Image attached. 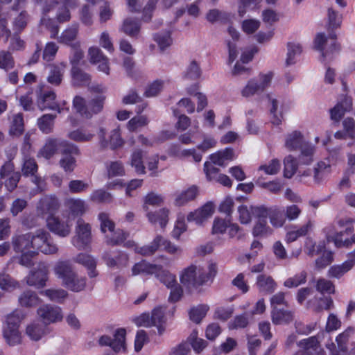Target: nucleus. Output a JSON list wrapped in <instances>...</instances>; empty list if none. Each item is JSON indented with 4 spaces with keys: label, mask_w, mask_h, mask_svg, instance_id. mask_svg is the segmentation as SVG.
<instances>
[{
    "label": "nucleus",
    "mask_w": 355,
    "mask_h": 355,
    "mask_svg": "<svg viewBox=\"0 0 355 355\" xmlns=\"http://www.w3.org/2000/svg\"><path fill=\"white\" fill-rule=\"evenodd\" d=\"M12 244L16 252L33 249L44 254H55L59 250L50 233L44 229L14 236L12 238Z\"/></svg>",
    "instance_id": "1"
},
{
    "label": "nucleus",
    "mask_w": 355,
    "mask_h": 355,
    "mask_svg": "<svg viewBox=\"0 0 355 355\" xmlns=\"http://www.w3.org/2000/svg\"><path fill=\"white\" fill-rule=\"evenodd\" d=\"M216 273L215 263L209 264L207 268L200 265L191 264L182 270L180 281L188 292L192 293L209 281H212Z\"/></svg>",
    "instance_id": "2"
},
{
    "label": "nucleus",
    "mask_w": 355,
    "mask_h": 355,
    "mask_svg": "<svg viewBox=\"0 0 355 355\" xmlns=\"http://www.w3.org/2000/svg\"><path fill=\"white\" fill-rule=\"evenodd\" d=\"M54 272L62 281L63 286L73 292H81L87 286V278L74 271L69 261H59L54 267Z\"/></svg>",
    "instance_id": "3"
},
{
    "label": "nucleus",
    "mask_w": 355,
    "mask_h": 355,
    "mask_svg": "<svg viewBox=\"0 0 355 355\" xmlns=\"http://www.w3.org/2000/svg\"><path fill=\"white\" fill-rule=\"evenodd\" d=\"M25 317L24 311L19 309H15L7 315L3 325V336L9 345L15 346L21 343V334L19 327Z\"/></svg>",
    "instance_id": "4"
},
{
    "label": "nucleus",
    "mask_w": 355,
    "mask_h": 355,
    "mask_svg": "<svg viewBox=\"0 0 355 355\" xmlns=\"http://www.w3.org/2000/svg\"><path fill=\"white\" fill-rule=\"evenodd\" d=\"M92 240L90 225L79 218L75 227V235L71 238V244L78 250H88L91 248Z\"/></svg>",
    "instance_id": "5"
},
{
    "label": "nucleus",
    "mask_w": 355,
    "mask_h": 355,
    "mask_svg": "<svg viewBox=\"0 0 355 355\" xmlns=\"http://www.w3.org/2000/svg\"><path fill=\"white\" fill-rule=\"evenodd\" d=\"M273 78L272 72L260 73L257 78L250 80L241 91L243 97H250L255 94H259L264 92L271 83Z\"/></svg>",
    "instance_id": "6"
},
{
    "label": "nucleus",
    "mask_w": 355,
    "mask_h": 355,
    "mask_svg": "<svg viewBox=\"0 0 355 355\" xmlns=\"http://www.w3.org/2000/svg\"><path fill=\"white\" fill-rule=\"evenodd\" d=\"M135 322L138 326L157 327L159 335L162 334L165 330L163 327V324L165 322L164 313L162 308L154 309L150 316L147 313L141 314L136 319Z\"/></svg>",
    "instance_id": "7"
},
{
    "label": "nucleus",
    "mask_w": 355,
    "mask_h": 355,
    "mask_svg": "<svg viewBox=\"0 0 355 355\" xmlns=\"http://www.w3.org/2000/svg\"><path fill=\"white\" fill-rule=\"evenodd\" d=\"M125 335L126 331L125 329H118L114 334V338L109 336L103 335L100 337L98 343L101 346L110 347L115 353L121 351L125 352L126 349Z\"/></svg>",
    "instance_id": "8"
},
{
    "label": "nucleus",
    "mask_w": 355,
    "mask_h": 355,
    "mask_svg": "<svg viewBox=\"0 0 355 355\" xmlns=\"http://www.w3.org/2000/svg\"><path fill=\"white\" fill-rule=\"evenodd\" d=\"M37 314L45 324L60 322L63 318L61 308L45 304L37 309Z\"/></svg>",
    "instance_id": "9"
},
{
    "label": "nucleus",
    "mask_w": 355,
    "mask_h": 355,
    "mask_svg": "<svg viewBox=\"0 0 355 355\" xmlns=\"http://www.w3.org/2000/svg\"><path fill=\"white\" fill-rule=\"evenodd\" d=\"M48 273L47 266L44 263H40L35 270L31 271L26 277V282L28 286L42 288L48 280Z\"/></svg>",
    "instance_id": "10"
},
{
    "label": "nucleus",
    "mask_w": 355,
    "mask_h": 355,
    "mask_svg": "<svg viewBox=\"0 0 355 355\" xmlns=\"http://www.w3.org/2000/svg\"><path fill=\"white\" fill-rule=\"evenodd\" d=\"M46 225L51 232L64 238L70 234L72 224L69 220L64 221L58 217L49 216L46 219Z\"/></svg>",
    "instance_id": "11"
},
{
    "label": "nucleus",
    "mask_w": 355,
    "mask_h": 355,
    "mask_svg": "<svg viewBox=\"0 0 355 355\" xmlns=\"http://www.w3.org/2000/svg\"><path fill=\"white\" fill-rule=\"evenodd\" d=\"M38 166L35 159L33 157H30L25 155L23 158V164L21 171L24 175L28 176L31 175L33 177V182L37 186V189L42 191L44 189L43 183L44 181L41 178L35 175L37 171Z\"/></svg>",
    "instance_id": "12"
},
{
    "label": "nucleus",
    "mask_w": 355,
    "mask_h": 355,
    "mask_svg": "<svg viewBox=\"0 0 355 355\" xmlns=\"http://www.w3.org/2000/svg\"><path fill=\"white\" fill-rule=\"evenodd\" d=\"M59 202L55 197L44 196L40 199L37 205V214L41 217L46 215L53 216V214L58 209Z\"/></svg>",
    "instance_id": "13"
},
{
    "label": "nucleus",
    "mask_w": 355,
    "mask_h": 355,
    "mask_svg": "<svg viewBox=\"0 0 355 355\" xmlns=\"http://www.w3.org/2000/svg\"><path fill=\"white\" fill-rule=\"evenodd\" d=\"M67 64L64 62L48 65L47 82L53 86H60L63 80Z\"/></svg>",
    "instance_id": "14"
},
{
    "label": "nucleus",
    "mask_w": 355,
    "mask_h": 355,
    "mask_svg": "<svg viewBox=\"0 0 355 355\" xmlns=\"http://www.w3.org/2000/svg\"><path fill=\"white\" fill-rule=\"evenodd\" d=\"M102 259L106 265L112 268H122L128 265L129 257L124 252L119 251L115 256H112L110 252H105Z\"/></svg>",
    "instance_id": "15"
},
{
    "label": "nucleus",
    "mask_w": 355,
    "mask_h": 355,
    "mask_svg": "<svg viewBox=\"0 0 355 355\" xmlns=\"http://www.w3.org/2000/svg\"><path fill=\"white\" fill-rule=\"evenodd\" d=\"M55 98L56 94L53 91H48L41 94L37 99L38 107L41 110H57L58 113H61L63 108L60 107V105L55 101Z\"/></svg>",
    "instance_id": "16"
},
{
    "label": "nucleus",
    "mask_w": 355,
    "mask_h": 355,
    "mask_svg": "<svg viewBox=\"0 0 355 355\" xmlns=\"http://www.w3.org/2000/svg\"><path fill=\"white\" fill-rule=\"evenodd\" d=\"M352 107V98L344 96L333 108L329 110L331 119L338 123L345 114L351 110Z\"/></svg>",
    "instance_id": "17"
},
{
    "label": "nucleus",
    "mask_w": 355,
    "mask_h": 355,
    "mask_svg": "<svg viewBox=\"0 0 355 355\" xmlns=\"http://www.w3.org/2000/svg\"><path fill=\"white\" fill-rule=\"evenodd\" d=\"M319 337L320 334H318L316 336L303 339L297 343V345L310 355H325L324 351L320 345Z\"/></svg>",
    "instance_id": "18"
},
{
    "label": "nucleus",
    "mask_w": 355,
    "mask_h": 355,
    "mask_svg": "<svg viewBox=\"0 0 355 355\" xmlns=\"http://www.w3.org/2000/svg\"><path fill=\"white\" fill-rule=\"evenodd\" d=\"M214 209L211 203H207L200 209L191 212L187 216V220L189 222L193 221L197 225H202L208 218H209L214 213Z\"/></svg>",
    "instance_id": "19"
},
{
    "label": "nucleus",
    "mask_w": 355,
    "mask_h": 355,
    "mask_svg": "<svg viewBox=\"0 0 355 355\" xmlns=\"http://www.w3.org/2000/svg\"><path fill=\"white\" fill-rule=\"evenodd\" d=\"M73 261L85 266L88 270V275L90 278L98 275L96 270V261L91 254L79 253L73 258Z\"/></svg>",
    "instance_id": "20"
},
{
    "label": "nucleus",
    "mask_w": 355,
    "mask_h": 355,
    "mask_svg": "<svg viewBox=\"0 0 355 355\" xmlns=\"http://www.w3.org/2000/svg\"><path fill=\"white\" fill-rule=\"evenodd\" d=\"M79 24L78 23H72L68 26L61 33L60 36L56 37L60 43L69 45L75 44L73 42L78 34Z\"/></svg>",
    "instance_id": "21"
},
{
    "label": "nucleus",
    "mask_w": 355,
    "mask_h": 355,
    "mask_svg": "<svg viewBox=\"0 0 355 355\" xmlns=\"http://www.w3.org/2000/svg\"><path fill=\"white\" fill-rule=\"evenodd\" d=\"M41 302L37 294L31 290L23 291L18 297L19 304L24 308H32L37 306Z\"/></svg>",
    "instance_id": "22"
},
{
    "label": "nucleus",
    "mask_w": 355,
    "mask_h": 355,
    "mask_svg": "<svg viewBox=\"0 0 355 355\" xmlns=\"http://www.w3.org/2000/svg\"><path fill=\"white\" fill-rule=\"evenodd\" d=\"M169 210L166 208H162L155 211H148L146 213V217L148 221L155 224L159 223L161 228L164 229L168 221Z\"/></svg>",
    "instance_id": "23"
},
{
    "label": "nucleus",
    "mask_w": 355,
    "mask_h": 355,
    "mask_svg": "<svg viewBox=\"0 0 355 355\" xmlns=\"http://www.w3.org/2000/svg\"><path fill=\"white\" fill-rule=\"evenodd\" d=\"M198 194V189L196 186H191L187 189L182 191L176 195L175 205L184 206L189 202L194 200Z\"/></svg>",
    "instance_id": "24"
},
{
    "label": "nucleus",
    "mask_w": 355,
    "mask_h": 355,
    "mask_svg": "<svg viewBox=\"0 0 355 355\" xmlns=\"http://www.w3.org/2000/svg\"><path fill=\"white\" fill-rule=\"evenodd\" d=\"M161 269V266L151 264L146 261H141L135 263L132 268V275L135 276L140 274L153 275L157 273Z\"/></svg>",
    "instance_id": "25"
},
{
    "label": "nucleus",
    "mask_w": 355,
    "mask_h": 355,
    "mask_svg": "<svg viewBox=\"0 0 355 355\" xmlns=\"http://www.w3.org/2000/svg\"><path fill=\"white\" fill-rule=\"evenodd\" d=\"M59 149V139L48 138L37 153L38 157H42L45 159L51 158Z\"/></svg>",
    "instance_id": "26"
},
{
    "label": "nucleus",
    "mask_w": 355,
    "mask_h": 355,
    "mask_svg": "<svg viewBox=\"0 0 355 355\" xmlns=\"http://www.w3.org/2000/svg\"><path fill=\"white\" fill-rule=\"evenodd\" d=\"M285 146L289 150H295L297 149L301 150L307 144H305L302 133L295 130L288 135Z\"/></svg>",
    "instance_id": "27"
},
{
    "label": "nucleus",
    "mask_w": 355,
    "mask_h": 355,
    "mask_svg": "<svg viewBox=\"0 0 355 355\" xmlns=\"http://www.w3.org/2000/svg\"><path fill=\"white\" fill-rule=\"evenodd\" d=\"M256 284L261 292L268 294L273 293L277 287L275 280L270 276L266 275H258Z\"/></svg>",
    "instance_id": "28"
},
{
    "label": "nucleus",
    "mask_w": 355,
    "mask_h": 355,
    "mask_svg": "<svg viewBox=\"0 0 355 355\" xmlns=\"http://www.w3.org/2000/svg\"><path fill=\"white\" fill-rule=\"evenodd\" d=\"M272 322L279 325L291 322L293 316L291 311L274 307L271 312Z\"/></svg>",
    "instance_id": "29"
},
{
    "label": "nucleus",
    "mask_w": 355,
    "mask_h": 355,
    "mask_svg": "<svg viewBox=\"0 0 355 355\" xmlns=\"http://www.w3.org/2000/svg\"><path fill=\"white\" fill-rule=\"evenodd\" d=\"M140 29L141 24L139 21L132 18L125 19L121 27V31L131 37H137Z\"/></svg>",
    "instance_id": "30"
},
{
    "label": "nucleus",
    "mask_w": 355,
    "mask_h": 355,
    "mask_svg": "<svg viewBox=\"0 0 355 355\" xmlns=\"http://www.w3.org/2000/svg\"><path fill=\"white\" fill-rule=\"evenodd\" d=\"M268 218L271 225L276 228L282 227L286 220L284 210L278 207H270Z\"/></svg>",
    "instance_id": "31"
},
{
    "label": "nucleus",
    "mask_w": 355,
    "mask_h": 355,
    "mask_svg": "<svg viewBox=\"0 0 355 355\" xmlns=\"http://www.w3.org/2000/svg\"><path fill=\"white\" fill-rule=\"evenodd\" d=\"M45 334L44 325L38 322H34L27 325L26 334L32 340H40Z\"/></svg>",
    "instance_id": "32"
},
{
    "label": "nucleus",
    "mask_w": 355,
    "mask_h": 355,
    "mask_svg": "<svg viewBox=\"0 0 355 355\" xmlns=\"http://www.w3.org/2000/svg\"><path fill=\"white\" fill-rule=\"evenodd\" d=\"M162 241L163 236L157 235L148 245L137 248V252L143 256H152L157 251L159 248L162 246Z\"/></svg>",
    "instance_id": "33"
},
{
    "label": "nucleus",
    "mask_w": 355,
    "mask_h": 355,
    "mask_svg": "<svg viewBox=\"0 0 355 355\" xmlns=\"http://www.w3.org/2000/svg\"><path fill=\"white\" fill-rule=\"evenodd\" d=\"M302 52V46L297 42H288L286 65L291 66L296 62V58Z\"/></svg>",
    "instance_id": "34"
},
{
    "label": "nucleus",
    "mask_w": 355,
    "mask_h": 355,
    "mask_svg": "<svg viewBox=\"0 0 355 355\" xmlns=\"http://www.w3.org/2000/svg\"><path fill=\"white\" fill-rule=\"evenodd\" d=\"M56 115L46 114L37 119V125L39 129L44 134L52 132L54 127V121Z\"/></svg>",
    "instance_id": "35"
},
{
    "label": "nucleus",
    "mask_w": 355,
    "mask_h": 355,
    "mask_svg": "<svg viewBox=\"0 0 355 355\" xmlns=\"http://www.w3.org/2000/svg\"><path fill=\"white\" fill-rule=\"evenodd\" d=\"M105 97L103 95L92 98L87 103V118H91L94 114L101 112L103 108Z\"/></svg>",
    "instance_id": "36"
},
{
    "label": "nucleus",
    "mask_w": 355,
    "mask_h": 355,
    "mask_svg": "<svg viewBox=\"0 0 355 355\" xmlns=\"http://www.w3.org/2000/svg\"><path fill=\"white\" fill-rule=\"evenodd\" d=\"M164 197L155 192L148 193L144 198L143 209L147 213L150 211L149 210V206L159 207L164 202Z\"/></svg>",
    "instance_id": "37"
},
{
    "label": "nucleus",
    "mask_w": 355,
    "mask_h": 355,
    "mask_svg": "<svg viewBox=\"0 0 355 355\" xmlns=\"http://www.w3.org/2000/svg\"><path fill=\"white\" fill-rule=\"evenodd\" d=\"M154 41L157 44L161 51L171 46L173 39L170 31L157 33L153 35Z\"/></svg>",
    "instance_id": "38"
},
{
    "label": "nucleus",
    "mask_w": 355,
    "mask_h": 355,
    "mask_svg": "<svg viewBox=\"0 0 355 355\" xmlns=\"http://www.w3.org/2000/svg\"><path fill=\"white\" fill-rule=\"evenodd\" d=\"M71 73L72 77V83L74 85H84L88 83L90 80L89 75L85 73L77 66L72 67Z\"/></svg>",
    "instance_id": "39"
},
{
    "label": "nucleus",
    "mask_w": 355,
    "mask_h": 355,
    "mask_svg": "<svg viewBox=\"0 0 355 355\" xmlns=\"http://www.w3.org/2000/svg\"><path fill=\"white\" fill-rule=\"evenodd\" d=\"M94 134L83 128H78L68 133V137L76 142H87L91 141Z\"/></svg>",
    "instance_id": "40"
},
{
    "label": "nucleus",
    "mask_w": 355,
    "mask_h": 355,
    "mask_svg": "<svg viewBox=\"0 0 355 355\" xmlns=\"http://www.w3.org/2000/svg\"><path fill=\"white\" fill-rule=\"evenodd\" d=\"M331 173V165L325 162H320L314 168V180L317 183L322 182Z\"/></svg>",
    "instance_id": "41"
},
{
    "label": "nucleus",
    "mask_w": 355,
    "mask_h": 355,
    "mask_svg": "<svg viewBox=\"0 0 355 355\" xmlns=\"http://www.w3.org/2000/svg\"><path fill=\"white\" fill-rule=\"evenodd\" d=\"M67 204L70 214L73 216H82L86 211L85 202L81 199H69Z\"/></svg>",
    "instance_id": "42"
},
{
    "label": "nucleus",
    "mask_w": 355,
    "mask_h": 355,
    "mask_svg": "<svg viewBox=\"0 0 355 355\" xmlns=\"http://www.w3.org/2000/svg\"><path fill=\"white\" fill-rule=\"evenodd\" d=\"M42 295L46 296L51 301L62 303L68 296L67 291L62 288H50L41 292Z\"/></svg>",
    "instance_id": "43"
},
{
    "label": "nucleus",
    "mask_w": 355,
    "mask_h": 355,
    "mask_svg": "<svg viewBox=\"0 0 355 355\" xmlns=\"http://www.w3.org/2000/svg\"><path fill=\"white\" fill-rule=\"evenodd\" d=\"M209 306L206 304H200L191 308L189 312V318L193 322L199 324L206 316Z\"/></svg>",
    "instance_id": "44"
},
{
    "label": "nucleus",
    "mask_w": 355,
    "mask_h": 355,
    "mask_svg": "<svg viewBox=\"0 0 355 355\" xmlns=\"http://www.w3.org/2000/svg\"><path fill=\"white\" fill-rule=\"evenodd\" d=\"M312 227L311 221L300 227L296 230H291L287 232L286 235V241L288 243L296 241L298 238L306 235Z\"/></svg>",
    "instance_id": "45"
},
{
    "label": "nucleus",
    "mask_w": 355,
    "mask_h": 355,
    "mask_svg": "<svg viewBox=\"0 0 355 355\" xmlns=\"http://www.w3.org/2000/svg\"><path fill=\"white\" fill-rule=\"evenodd\" d=\"M325 249L324 243L320 242L316 244L312 239L307 238L305 243L304 250L309 257H314L321 254Z\"/></svg>",
    "instance_id": "46"
},
{
    "label": "nucleus",
    "mask_w": 355,
    "mask_h": 355,
    "mask_svg": "<svg viewBox=\"0 0 355 355\" xmlns=\"http://www.w3.org/2000/svg\"><path fill=\"white\" fill-rule=\"evenodd\" d=\"M354 329L352 327H348L343 333L340 334L336 338L338 349L343 353L347 352V344L349 338L354 334Z\"/></svg>",
    "instance_id": "47"
},
{
    "label": "nucleus",
    "mask_w": 355,
    "mask_h": 355,
    "mask_svg": "<svg viewBox=\"0 0 355 355\" xmlns=\"http://www.w3.org/2000/svg\"><path fill=\"white\" fill-rule=\"evenodd\" d=\"M284 175L286 178H291L296 173L297 163L296 159L291 155L286 156L284 159Z\"/></svg>",
    "instance_id": "48"
},
{
    "label": "nucleus",
    "mask_w": 355,
    "mask_h": 355,
    "mask_svg": "<svg viewBox=\"0 0 355 355\" xmlns=\"http://www.w3.org/2000/svg\"><path fill=\"white\" fill-rule=\"evenodd\" d=\"M350 270L349 264L343 262L341 264L331 266L328 270L327 275L329 277L340 279Z\"/></svg>",
    "instance_id": "49"
},
{
    "label": "nucleus",
    "mask_w": 355,
    "mask_h": 355,
    "mask_svg": "<svg viewBox=\"0 0 355 355\" xmlns=\"http://www.w3.org/2000/svg\"><path fill=\"white\" fill-rule=\"evenodd\" d=\"M201 73L199 64L196 60H191L187 66L183 77L187 80H196L200 77Z\"/></svg>",
    "instance_id": "50"
},
{
    "label": "nucleus",
    "mask_w": 355,
    "mask_h": 355,
    "mask_svg": "<svg viewBox=\"0 0 355 355\" xmlns=\"http://www.w3.org/2000/svg\"><path fill=\"white\" fill-rule=\"evenodd\" d=\"M156 275L157 278L164 284L168 288L173 287V286L175 285L178 282L176 280V276L175 275L171 274L168 270L161 269L158 271L157 273H155Z\"/></svg>",
    "instance_id": "51"
},
{
    "label": "nucleus",
    "mask_w": 355,
    "mask_h": 355,
    "mask_svg": "<svg viewBox=\"0 0 355 355\" xmlns=\"http://www.w3.org/2000/svg\"><path fill=\"white\" fill-rule=\"evenodd\" d=\"M149 123V120L146 115H139L132 117L127 124V128L130 132H135L146 126Z\"/></svg>",
    "instance_id": "52"
},
{
    "label": "nucleus",
    "mask_w": 355,
    "mask_h": 355,
    "mask_svg": "<svg viewBox=\"0 0 355 355\" xmlns=\"http://www.w3.org/2000/svg\"><path fill=\"white\" fill-rule=\"evenodd\" d=\"M130 164L135 168L137 174L145 173V166L143 164L142 151L141 150H137L133 152L131 155Z\"/></svg>",
    "instance_id": "53"
},
{
    "label": "nucleus",
    "mask_w": 355,
    "mask_h": 355,
    "mask_svg": "<svg viewBox=\"0 0 355 355\" xmlns=\"http://www.w3.org/2000/svg\"><path fill=\"white\" fill-rule=\"evenodd\" d=\"M268 98L271 105L270 108V112L272 116L271 122L274 125H279L282 123V115L281 112H277L278 101L276 98H272L269 94Z\"/></svg>",
    "instance_id": "54"
},
{
    "label": "nucleus",
    "mask_w": 355,
    "mask_h": 355,
    "mask_svg": "<svg viewBox=\"0 0 355 355\" xmlns=\"http://www.w3.org/2000/svg\"><path fill=\"white\" fill-rule=\"evenodd\" d=\"M306 272L302 271L299 274L295 275L292 277L288 278L284 282V286L287 288H295L298 286L303 284L306 281Z\"/></svg>",
    "instance_id": "55"
},
{
    "label": "nucleus",
    "mask_w": 355,
    "mask_h": 355,
    "mask_svg": "<svg viewBox=\"0 0 355 355\" xmlns=\"http://www.w3.org/2000/svg\"><path fill=\"white\" fill-rule=\"evenodd\" d=\"M272 230L267 225L266 220H259L254 225L252 234L254 236H263L272 234Z\"/></svg>",
    "instance_id": "56"
},
{
    "label": "nucleus",
    "mask_w": 355,
    "mask_h": 355,
    "mask_svg": "<svg viewBox=\"0 0 355 355\" xmlns=\"http://www.w3.org/2000/svg\"><path fill=\"white\" fill-rule=\"evenodd\" d=\"M15 67V60L9 51H0V68L5 71L12 69Z\"/></svg>",
    "instance_id": "57"
},
{
    "label": "nucleus",
    "mask_w": 355,
    "mask_h": 355,
    "mask_svg": "<svg viewBox=\"0 0 355 355\" xmlns=\"http://www.w3.org/2000/svg\"><path fill=\"white\" fill-rule=\"evenodd\" d=\"M59 149L62 156L78 155L79 149L77 146L68 142L67 141L59 139Z\"/></svg>",
    "instance_id": "58"
},
{
    "label": "nucleus",
    "mask_w": 355,
    "mask_h": 355,
    "mask_svg": "<svg viewBox=\"0 0 355 355\" xmlns=\"http://www.w3.org/2000/svg\"><path fill=\"white\" fill-rule=\"evenodd\" d=\"M314 148L311 145L305 146L301 149V153L299 155V163L300 164L309 165L313 161Z\"/></svg>",
    "instance_id": "59"
},
{
    "label": "nucleus",
    "mask_w": 355,
    "mask_h": 355,
    "mask_svg": "<svg viewBox=\"0 0 355 355\" xmlns=\"http://www.w3.org/2000/svg\"><path fill=\"white\" fill-rule=\"evenodd\" d=\"M112 236H106L105 243L110 245H118L121 244L128 237V234L121 230L112 232Z\"/></svg>",
    "instance_id": "60"
},
{
    "label": "nucleus",
    "mask_w": 355,
    "mask_h": 355,
    "mask_svg": "<svg viewBox=\"0 0 355 355\" xmlns=\"http://www.w3.org/2000/svg\"><path fill=\"white\" fill-rule=\"evenodd\" d=\"M316 290L320 293H334L335 286L334 284L328 279L324 278H320L318 279L315 285Z\"/></svg>",
    "instance_id": "61"
},
{
    "label": "nucleus",
    "mask_w": 355,
    "mask_h": 355,
    "mask_svg": "<svg viewBox=\"0 0 355 355\" xmlns=\"http://www.w3.org/2000/svg\"><path fill=\"white\" fill-rule=\"evenodd\" d=\"M59 164L66 173H71L76 167V159L73 155H67L62 156Z\"/></svg>",
    "instance_id": "62"
},
{
    "label": "nucleus",
    "mask_w": 355,
    "mask_h": 355,
    "mask_svg": "<svg viewBox=\"0 0 355 355\" xmlns=\"http://www.w3.org/2000/svg\"><path fill=\"white\" fill-rule=\"evenodd\" d=\"M188 341L190 343L193 350L198 353L207 346V342L205 340L198 338V332L196 331H192L188 338Z\"/></svg>",
    "instance_id": "63"
},
{
    "label": "nucleus",
    "mask_w": 355,
    "mask_h": 355,
    "mask_svg": "<svg viewBox=\"0 0 355 355\" xmlns=\"http://www.w3.org/2000/svg\"><path fill=\"white\" fill-rule=\"evenodd\" d=\"M108 143L110 146V148L112 150H115L123 146L124 141L121 138L119 129L116 128L110 132Z\"/></svg>",
    "instance_id": "64"
}]
</instances>
